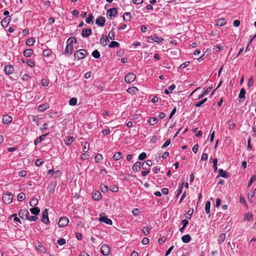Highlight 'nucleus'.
<instances>
[{
    "label": "nucleus",
    "instance_id": "nucleus-1",
    "mask_svg": "<svg viewBox=\"0 0 256 256\" xmlns=\"http://www.w3.org/2000/svg\"><path fill=\"white\" fill-rule=\"evenodd\" d=\"M87 54L86 50L82 49L76 50L74 54V58L77 60H80L84 58Z\"/></svg>",
    "mask_w": 256,
    "mask_h": 256
},
{
    "label": "nucleus",
    "instance_id": "nucleus-2",
    "mask_svg": "<svg viewBox=\"0 0 256 256\" xmlns=\"http://www.w3.org/2000/svg\"><path fill=\"white\" fill-rule=\"evenodd\" d=\"M14 196L11 192H7L2 196L3 202L6 204H9L12 202Z\"/></svg>",
    "mask_w": 256,
    "mask_h": 256
},
{
    "label": "nucleus",
    "instance_id": "nucleus-3",
    "mask_svg": "<svg viewBox=\"0 0 256 256\" xmlns=\"http://www.w3.org/2000/svg\"><path fill=\"white\" fill-rule=\"evenodd\" d=\"M100 252L104 256L109 255L110 252V246L106 244H102L100 248Z\"/></svg>",
    "mask_w": 256,
    "mask_h": 256
},
{
    "label": "nucleus",
    "instance_id": "nucleus-4",
    "mask_svg": "<svg viewBox=\"0 0 256 256\" xmlns=\"http://www.w3.org/2000/svg\"><path fill=\"white\" fill-rule=\"evenodd\" d=\"M136 78V76L133 72L128 73L125 76L124 80L126 82L131 83L134 82Z\"/></svg>",
    "mask_w": 256,
    "mask_h": 256
},
{
    "label": "nucleus",
    "instance_id": "nucleus-5",
    "mask_svg": "<svg viewBox=\"0 0 256 256\" xmlns=\"http://www.w3.org/2000/svg\"><path fill=\"white\" fill-rule=\"evenodd\" d=\"M69 222L68 218L66 216L61 217L58 222V225L60 227H64L66 226Z\"/></svg>",
    "mask_w": 256,
    "mask_h": 256
},
{
    "label": "nucleus",
    "instance_id": "nucleus-6",
    "mask_svg": "<svg viewBox=\"0 0 256 256\" xmlns=\"http://www.w3.org/2000/svg\"><path fill=\"white\" fill-rule=\"evenodd\" d=\"M29 215V212L26 209L20 210L18 212L20 218L24 220H27Z\"/></svg>",
    "mask_w": 256,
    "mask_h": 256
},
{
    "label": "nucleus",
    "instance_id": "nucleus-7",
    "mask_svg": "<svg viewBox=\"0 0 256 256\" xmlns=\"http://www.w3.org/2000/svg\"><path fill=\"white\" fill-rule=\"evenodd\" d=\"M41 221L46 224H48L50 223V220L48 216V209H45L42 212V218Z\"/></svg>",
    "mask_w": 256,
    "mask_h": 256
},
{
    "label": "nucleus",
    "instance_id": "nucleus-8",
    "mask_svg": "<svg viewBox=\"0 0 256 256\" xmlns=\"http://www.w3.org/2000/svg\"><path fill=\"white\" fill-rule=\"evenodd\" d=\"M14 70L13 66L11 64L6 65L4 68V72L6 75L12 74Z\"/></svg>",
    "mask_w": 256,
    "mask_h": 256
},
{
    "label": "nucleus",
    "instance_id": "nucleus-9",
    "mask_svg": "<svg viewBox=\"0 0 256 256\" xmlns=\"http://www.w3.org/2000/svg\"><path fill=\"white\" fill-rule=\"evenodd\" d=\"M106 22V18H105L103 16H100L98 17L96 21V24L100 26H104Z\"/></svg>",
    "mask_w": 256,
    "mask_h": 256
},
{
    "label": "nucleus",
    "instance_id": "nucleus-10",
    "mask_svg": "<svg viewBox=\"0 0 256 256\" xmlns=\"http://www.w3.org/2000/svg\"><path fill=\"white\" fill-rule=\"evenodd\" d=\"M92 34V30L90 28H84L82 29V37L86 38Z\"/></svg>",
    "mask_w": 256,
    "mask_h": 256
},
{
    "label": "nucleus",
    "instance_id": "nucleus-11",
    "mask_svg": "<svg viewBox=\"0 0 256 256\" xmlns=\"http://www.w3.org/2000/svg\"><path fill=\"white\" fill-rule=\"evenodd\" d=\"M117 13L118 11L116 8H111L107 11V14L108 15L110 18L112 16L115 17L116 16Z\"/></svg>",
    "mask_w": 256,
    "mask_h": 256
},
{
    "label": "nucleus",
    "instance_id": "nucleus-12",
    "mask_svg": "<svg viewBox=\"0 0 256 256\" xmlns=\"http://www.w3.org/2000/svg\"><path fill=\"white\" fill-rule=\"evenodd\" d=\"M109 42V39L106 36H104L103 35L100 39V44L103 46H106Z\"/></svg>",
    "mask_w": 256,
    "mask_h": 256
},
{
    "label": "nucleus",
    "instance_id": "nucleus-13",
    "mask_svg": "<svg viewBox=\"0 0 256 256\" xmlns=\"http://www.w3.org/2000/svg\"><path fill=\"white\" fill-rule=\"evenodd\" d=\"M98 220L100 222H104L107 224L112 225V220L108 218H107V216H100Z\"/></svg>",
    "mask_w": 256,
    "mask_h": 256
},
{
    "label": "nucleus",
    "instance_id": "nucleus-14",
    "mask_svg": "<svg viewBox=\"0 0 256 256\" xmlns=\"http://www.w3.org/2000/svg\"><path fill=\"white\" fill-rule=\"evenodd\" d=\"M92 195L93 199L96 200H98L102 198L101 194L98 190H95L93 192Z\"/></svg>",
    "mask_w": 256,
    "mask_h": 256
},
{
    "label": "nucleus",
    "instance_id": "nucleus-15",
    "mask_svg": "<svg viewBox=\"0 0 256 256\" xmlns=\"http://www.w3.org/2000/svg\"><path fill=\"white\" fill-rule=\"evenodd\" d=\"M10 16H6L4 18L1 22V24L2 27L6 28L10 22Z\"/></svg>",
    "mask_w": 256,
    "mask_h": 256
},
{
    "label": "nucleus",
    "instance_id": "nucleus-16",
    "mask_svg": "<svg viewBox=\"0 0 256 256\" xmlns=\"http://www.w3.org/2000/svg\"><path fill=\"white\" fill-rule=\"evenodd\" d=\"M12 121V118L9 115H5L3 116L2 122L4 124H8Z\"/></svg>",
    "mask_w": 256,
    "mask_h": 256
},
{
    "label": "nucleus",
    "instance_id": "nucleus-17",
    "mask_svg": "<svg viewBox=\"0 0 256 256\" xmlns=\"http://www.w3.org/2000/svg\"><path fill=\"white\" fill-rule=\"evenodd\" d=\"M74 140V138L73 136H66L64 138V142L66 144L70 145Z\"/></svg>",
    "mask_w": 256,
    "mask_h": 256
},
{
    "label": "nucleus",
    "instance_id": "nucleus-18",
    "mask_svg": "<svg viewBox=\"0 0 256 256\" xmlns=\"http://www.w3.org/2000/svg\"><path fill=\"white\" fill-rule=\"evenodd\" d=\"M48 134V133H47V134H42V136H40V137L38 138L34 142V144L36 146L37 145L38 143L40 142H42L44 139V138L46 137V136Z\"/></svg>",
    "mask_w": 256,
    "mask_h": 256
},
{
    "label": "nucleus",
    "instance_id": "nucleus-19",
    "mask_svg": "<svg viewBox=\"0 0 256 256\" xmlns=\"http://www.w3.org/2000/svg\"><path fill=\"white\" fill-rule=\"evenodd\" d=\"M218 176L224 178H227L229 176V174L228 172L225 170H224L222 169H220L218 171Z\"/></svg>",
    "mask_w": 256,
    "mask_h": 256
},
{
    "label": "nucleus",
    "instance_id": "nucleus-20",
    "mask_svg": "<svg viewBox=\"0 0 256 256\" xmlns=\"http://www.w3.org/2000/svg\"><path fill=\"white\" fill-rule=\"evenodd\" d=\"M141 163L140 162H137L134 163V166H132V169L134 171L139 172L140 170Z\"/></svg>",
    "mask_w": 256,
    "mask_h": 256
},
{
    "label": "nucleus",
    "instance_id": "nucleus-21",
    "mask_svg": "<svg viewBox=\"0 0 256 256\" xmlns=\"http://www.w3.org/2000/svg\"><path fill=\"white\" fill-rule=\"evenodd\" d=\"M66 42L67 45H68L70 46H73V44H75L76 43V40L75 38L70 37L68 40Z\"/></svg>",
    "mask_w": 256,
    "mask_h": 256
},
{
    "label": "nucleus",
    "instance_id": "nucleus-22",
    "mask_svg": "<svg viewBox=\"0 0 256 256\" xmlns=\"http://www.w3.org/2000/svg\"><path fill=\"white\" fill-rule=\"evenodd\" d=\"M216 24L218 26H222L226 23V20L224 18H221L216 20Z\"/></svg>",
    "mask_w": 256,
    "mask_h": 256
},
{
    "label": "nucleus",
    "instance_id": "nucleus-23",
    "mask_svg": "<svg viewBox=\"0 0 256 256\" xmlns=\"http://www.w3.org/2000/svg\"><path fill=\"white\" fill-rule=\"evenodd\" d=\"M138 90V88L134 86L130 87L126 90L128 92L132 94H136Z\"/></svg>",
    "mask_w": 256,
    "mask_h": 256
},
{
    "label": "nucleus",
    "instance_id": "nucleus-24",
    "mask_svg": "<svg viewBox=\"0 0 256 256\" xmlns=\"http://www.w3.org/2000/svg\"><path fill=\"white\" fill-rule=\"evenodd\" d=\"M212 88V87H209V88H207L206 90L202 94H201L200 95L198 96V98L200 99V98H203L204 96H206L210 92Z\"/></svg>",
    "mask_w": 256,
    "mask_h": 256
},
{
    "label": "nucleus",
    "instance_id": "nucleus-25",
    "mask_svg": "<svg viewBox=\"0 0 256 256\" xmlns=\"http://www.w3.org/2000/svg\"><path fill=\"white\" fill-rule=\"evenodd\" d=\"M49 108L48 104H42L38 106V110L40 112H44Z\"/></svg>",
    "mask_w": 256,
    "mask_h": 256
},
{
    "label": "nucleus",
    "instance_id": "nucleus-26",
    "mask_svg": "<svg viewBox=\"0 0 256 256\" xmlns=\"http://www.w3.org/2000/svg\"><path fill=\"white\" fill-rule=\"evenodd\" d=\"M176 88V86L174 84L169 86L168 89L164 90V93L166 94H168Z\"/></svg>",
    "mask_w": 256,
    "mask_h": 256
},
{
    "label": "nucleus",
    "instance_id": "nucleus-27",
    "mask_svg": "<svg viewBox=\"0 0 256 256\" xmlns=\"http://www.w3.org/2000/svg\"><path fill=\"white\" fill-rule=\"evenodd\" d=\"M30 210L32 212V214L36 216L40 212V210L38 207L32 208H30Z\"/></svg>",
    "mask_w": 256,
    "mask_h": 256
},
{
    "label": "nucleus",
    "instance_id": "nucleus-28",
    "mask_svg": "<svg viewBox=\"0 0 256 256\" xmlns=\"http://www.w3.org/2000/svg\"><path fill=\"white\" fill-rule=\"evenodd\" d=\"M56 182H52L48 186L49 191L50 192L53 193L54 191L55 188L56 186Z\"/></svg>",
    "mask_w": 256,
    "mask_h": 256
},
{
    "label": "nucleus",
    "instance_id": "nucleus-29",
    "mask_svg": "<svg viewBox=\"0 0 256 256\" xmlns=\"http://www.w3.org/2000/svg\"><path fill=\"white\" fill-rule=\"evenodd\" d=\"M94 18L92 14H90L88 17L86 19V22L89 24H92L94 22L93 20Z\"/></svg>",
    "mask_w": 256,
    "mask_h": 256
},
{
    "label": "nucleus",
    "instance_id": "nucleus-30",
    "mask_svg": "<svg viewBox=\"0 0 256 256\" xmlns=\"http://www.w3.org/2000/svg\"><path fill=\"white\" fill-rule=\"evenodd\" d=\"M33 50L32 49H26L24 52V55L26 57L30 56L33 54Z\"/></svg>",
    "mask_w": 256,
    "mask_h": 256
},
{
    "label": "nucleus",
    "instance_id": "nucleus-31",
    "mask_svg": "<svg viewBox=\"0 0 256 256\" xmlns=\"http://www.w3.org/2000/svg\"><path fill=\"white\" fill-rule=\"evenodd\" d=\"M191 238L189 234H186L182 238V241L184 243H188L190 242Z\"/></svg>",
    "mask_w": 256,
    "mask_h": 256
},
{
    "label": "nucleus",
    "instance_id": "nucleus-32",
    "mask_svg": "<svg viewBox=\"0 0 256 256\" xmlns=\"http://www.w3.org/2000/svg\"><path fill=\"white\" fill-rule=\"evenodd\" d=\"M122 158V154L121 152H118L116 153L113 156V159L114 160H118Z\"/></svg>",
    "mask_w": 256,
    "mask_h": 256
},
{
    "label": "nucleus",
    "instance_id": "nucleus-33",
    "mask_svg": "<svg viewBox=\"0 0 256 256\" xmlns=\"http://www.w3.org/2000/svg\"><path fill=\"white\" fill-rule=\"evenodd\" d=\"M123 17L124 20L130 22L131 19V14L130 12H126L124 14Z\"/></svg>",
    "mask_w": 256,
    "mask_h": 256
},
{
    "label": "nucleus",
    "instance_id": "nucleus-34",
    "mask_svg": "<svg viewBox=\"0 0 256 256\" xmlns=\"http://www.w3.org/2000/svg\"><path fill=\"white\" fill-rule=\"evenodd\" d=\"M38 198H32L30 202V205L31 206H35L38 204Z\"/></svg>",
    "mask_w": 256,
    "mask_h": 256
},
{
    "label": "nucleus",
    "instance_id": "nucleus-35",
    "mask_svg": "<svg viewBox=\"0 0 256 256\" xmlns=\"http://www.w3.org/2000/svg\"><path fill=\"white\" fill-rule=\"evenodd\" d=\"M72 51L73 46H70L68 45H66V48H65V53L70 54H72Z\"/></svg>",
    "mask_w": 256,
    "mask_h": 256
},
{
    "label": "nucleus",
    "instance_id": "nucleus-36",
    "mask_svg": "<svg viewBox=\"0 0 256 256\" xmlns=\"http://www.w3.org/2000/svg\"><path fill=\"white\" fill-rule=\"evenodd\" d=\"M26 198L25 194L24 192H20L18 196V200L20 202H22Z\"/></svg>",
    "mask_w": 256,
    "mask_h": 256
},
{
    "label": "nucleus",
    "instance_id": "nucleus-37",
    "mask_svg": "<svg viewBox=\"0 0 256 256\" xmlns=\"http://www.w3.org/2000/svg\"><path fill=\"white\" fill-rule=\"evenodd\" d=\"M35 248L36 250H39L41 252H43V250H44V248L43 247L42 243L39 242L35 244Z\"/></svg>",
    "mask_w": 256,
    "mask_h": 256
},
{
    "label": "nucleus",
    "instance_id": "nucleus-38",
    "mask_svg": "<svg viewBox=\"0 0 256 256\" xmlns=\"http://www.w3.org/2000/svg\"><path fill=\"white\" fill-rule=\"evenodd\" d=\"M245 94H246V90L244 88H242L240 90V93L239 94L238 97L240 99L243 98L245 99Z\"/></svg>",
    "mask_w": 256,
    "mask_h": 256
},
{
    "label": "nucleus",
    "instance_id": "nucleus-39",
    "mask_svg": "<svg viewBox=\"0 0 256 256\" xmlns=\"http://www.w3.org/2000/svg\"><path fill=\"white\" fill-rule=\"evenodd\" d=\"M210 201H208L206 202L205 206V211L207 214H208L210 212Z\"/></svg>",
    "mask_w": 256,
    "mask_h": 256
},
{
    "label": "nucleus",
    "instance_id": "nucleus-40",
    "mask_svg": "<svg viewBox=\"0 0 256 256\" xmlns=\"http://www.w3.org/2000/svg\"><path fill=\"white\" fill-rule=\"evenodd\" d=\"M35 42V40L34 38H30L26 41V44L28 46H32Z\"/></svg>",
    "mask_w": 256,
    "mask_h": 256
},
{
    "label": "nucleus",
    "instance_id": "nucleus-41",
    "mask_svg": "<svg viewBox=\"0 0 256 256\" xmlns=\"http://www.w3.org/2000/svg\"><path fill=\"white\" fill-rule=\"evenodd\" d=\"M120 46V44L115 41H112L110 42V44H108V47L110 48L118 47Z\"/></svg>",
    "mask_w": 256,
    "mask_h": 256
},
{
    "label": "nucleus",
    "instance_id": "nucleus-42",
    "mask_svg": "<svg viewBox=\"0 0 256 256\" xmlns=\"http://www.w3.org/2000/svg\"><path fill=\"white\" fill-rule=\"evenodd\" d=\"M77 98H71L69 100V104L70 106H76L77 104Z\"/></svg>",
    "mask_w": 256,
    "mask_h": 256
},
{
    "label": "nucleus",
    "instance_id": "nucleus-43",
    "mask_svg": "<svg viewBox=\"0 0 256 256\" xmlns=\"http://www.w3.org/2000/svg\"><path fill=\"white\" fill-rule=\"evenodd\" d=\"M158 122V120L157 118H150L148 120V122L150 125H154V124H156Z\"/></svg>",
    "mask_w": 256,
    "mask_h": 256
},
{
    "label": "nucleus",
    "instance_id": "nucleus-44",
    "mask_svg": "<svg viewBox=\"0 0 256 256\" xmlns=\"http://www.w3.org/2000/svg\"><path fill=\"white\" fill-rule=\"evenodd\" d=\"M150 229V228L146 226L142 228V232L145 236H148L149 234Z\"/></svg>",
    "mask_w": 256,
    "mask_h": 256
},
{
    "label": "nucleus",
    "instance_id": "nucleus-45",
    "mask_svg": "<svg viewBox=\"0 0 256 256\" xmlns=\"http://www.w3.org/2000/svg\"><path fill=\"white\" fill-rule=\"evenodd\" d=\"M194 212V209L193 208H190L188 212L186 214V218L188 219H190L192 216V214Z\"/></svg>",
    "mask_w": 256,
    "mask_h": 256
},
{
    "label": "nucleus",
    "instance_id": "nucleus-46",
    "mask_svg": "<svg viewBox=\"0 0 256 256\" xmlns=\"http://www.w3.org/2000/svg\"><path fill=\"white\" fill-rule=\"evenodd\" d=\"M103 158L101 154H97L94 158L96 162H99L102 160Z\"/></svg>",
    "mask_w": 256,
    "mask_h": 256
},
{
    "label": "nucleus",
    "instance_id": "nucleus-47",
    "mask_svg": "<svg viewBox=\"0 0 256 256\" xmlns=\"http://www.w3.org/2000/svg\"><path fill=\"white\" fill-rule=\"evenodd\" d=\"M92 56L96 58H98L100 54V52L97 50H96L92 52Z\"/></svg>",
    "mask_w": 256,
    "mask_h": 256
},
{
    "label": "nucleus",
    "instance_id": "nucleus-48",
    "mask_svg": "<svg viewBox=\"0 0 256 256\" xmlns=\"http://www.w3.org/2000/svg\"><path fill=\"white\" fill-rule=\"evenodd\" d=\"M52 50L50 49L45 50L43 51V55L44 56L48 57L52 54Z\"/></svg>",
    "mask_w": 256,
    "mask_h": 256
},
{
    "label": "nucleus",
    "instance_id": "nucleus-49",
    "mask_svg": "<svg viewBox=\"0 0 256 256\" xmlns=\"http://www.w3.org/2000/svg\"><path fill=\"white\" fill-rule=\"evenodd\" d=\"M152 40L157 43H160L164 40V39L162 38H161L158 36H155L152 38Z\"/></svg>",
    "mask_w": 256,
    "mask_h": 256
},
{
    "label": "nucleus",
    "instance_id": "nucleus-50",
    "mask_svg": "<svg viewBox=\"0 0 256 256\" xmlns=\"http://www.w3.org/2000/svg\"><path fill=\"white\" fill-rule=\"evenodd\" d=\"M107 36L108 38V39L110 38L112 40H114L115 39L114 32L112 30H110L109 32L108 36Z\"/></svg>",
    "mask_w": 256,
    "mask_h": 256
},
{
    "label": "nucleus",
    "instance_id": "nucleus-51",
    "mask_svg": "<svg viewBox=\"0 0 256 256\" xmlns=\"http://www.w3.org/2000/svg\"><path fill=\"white\" fill-rule=\"evenodd\" d=\"M226 238V234H222L220 235L218 241L220 243L223 242Z\"/></svg>",
    "mask_w": 256,
    "mask_h": 256
},
{
    "label": "nucleus",
    "instance_id": "nucleus-52",
    "mask_svg": "<svg viewBox=\"0 0 256 256\" xmlns=\"http://www.w3.org/2000/svg\"><path fill=\"white\" fill-rule=\"evenodd\" d=\"M90 147V144L88 142H86L82 148V150L84 152H86L88 151Z\"/></svg>",
    "mask_w": 256,
    "mask_h": 256
},
{
    "label": "nucleus",
    "instance_id": "nucleus-53",
    "mask_svg": "<svg viewBox=\"0 0 256 256\" xmlns=\"http://www.w3.org/2000/svg\"><path fill=\"white\" fill-rule=\"evenodd\" d=\"M212 162H213V166L212 167L214 170V171L216 172L217 169H218V167H217L218 160H217V159L216 158L213 159Z\"/></svg>",
    "mask_w": 256,
    "mask_h": 256
},
{
    "label": "nucleus",
    "instance_id": "nucleus-54",
    "mask_svg": "<svg viewBox=\"0 0 256 256\" xmlns=\"http://www.w3.org/2000/svg\"><path fill=\"white\" fill-rule=\"evenodd\" d=\"M184 186V183L182 182L181 185L179 187V188L178 190V192H177V194H176V198H178L179 196L182 193V190H183V186Z\"/></svg>",
    "mask_w": 256,
    "mask_h": 256
},
{
    "label": "nucleus",
    "instance_id": "nucleus-55",
    "mask_svg": "<svg viewBox=\"0 0 256 256\" xmlns=\"http://www.w3.org/2000/svg\"><path fill=\"white\" fill-rule=\"evenodd\" d=\"M100 190L103 192H106L108 190V186L105 184H102L100 186Z\"/></svg>",
    "mask_w": 256,
    "mask_h": 256
},
{
    "label": "nucleus",
    "instance_id": "nucleus-56",
    "mask_svg": "<svg viewBox=\"0 0 256 256\" xmlns=\"http://www.w3.org/2000/svg\"><path fill=\"white\" fill-rule=\"evenodd\" d=\"M41 84L44 86H47L49 84V81L46 79H42L41 80Z\"/></svg>",
    "mask_w": 256,
    "mask_h": 256
},
{
    "label": "nucleus",
    "instance_id": "nucleus-57",
    "mask_svg": "<svg viewBox=\"0 0 256 256\" xmlns=\"http://www.w3.org/2000/svg\"><path fill=\"white\" fill-rule=\"evenodd\" d=\"M146 157V153L143 152L141 153L138 156V160H142L144 159H145Z\"/></svg>",
    "mask_w": 256,
    "mask_h": 256
},
{
    "label": "nucleus",
    "instance_id": "nucleus-58",
    "mask_svg": "<svg viewBox=\"0 0 256 256\" xmlns=\"http://www.w3.org/2000/svg\"><path fill=\"white\" fill-rule=\"evenodd\" d=\"M256 180V176L254 175L252 176L250 180L248 186V187L250 186L252 184V182H255Z\"/></svg>",
    "mask_w": 256,
    "mask_h": 256
},
{
    "label": "nucleus",
    "instance_id": "nucleus-59",
    "mask_svg": "<svg viewBox=\"0 0 256 256\" xmlns=\"http://www.w3.org/2000/svg\"><path fill=\"white\" fill-rule=\"evenodd\" d=\"M26 64L31 68L34 66V62L32 60H28L26 62Z\"/></svg>",
    "mask_w": 256,
    "mask_h": 256
},
{
    "label": "nucleus",
    "instance_id": "nucleus-60",
    "mask_svg": "<svg viewBox=\"0 0 256 256\" xmlns=\"http://www.w3.org/2000/svg\"><path fill=\"white\" fill-rule=\"evenodd\" d=\"M38 218V217L36 215L34 216H30L29 215L27 220L30 221H36Z\"/></svg>",
    "mask_w": 256,
    "mask_h": 256
},
{
    "label": "nucleus",
    "instance_id": "nucleus-61",
    "mask_svg": "<svg viewBox=\"0 0 256 256\" xmlns=\"http://www.w3.org/2000/svg\"><path fill=\"white\" fill-rule=\"evenodd\" d=\"M253 83H254V78L252 76H250L249 78V80L248 82V87H250L253 84Z\"/></svg>",
    "mask_w": 256,
    "mask_h": 256
},
{
    "label": "nucleus",
    "instance_id": "nucleus-62",
    "mask_svg": "<svg viewBox=\"0 0 256 256\" xmlns=\"http://www.w3.org/2000/svg\"><path fill=\"white\" fill-rule=\"evenodd\" d=\"M57 242L58 244L62 246L66 244V240L64 238H60L58 240Z\"/></svg>",
    "mask_w": 256,
    "mask_h": 256
},
{
    "label": "nucleus",
    "instance_id": "nucleus-63",
    "mask_svg": "<svg viewBox=\"0 0 256 256\" xmlns=\"http://www.w3.org/2000/svg\"><path fill=\"white\" fill-rule=\"evenodd\" d=\"M171 140L170 139H168L164 143V144L162 146V148H165L169 146L170 144Z\"/></svg>",
    "mask_w": 256,
    "mask_h": 256
},
{
    "label": "nucleus",
    "instance_id": "nucleus-64",
    "mask_svg": "<svg viewBox=\"0 0 256 256\" xmlns=\"http://www.w3.org/2000/svg\"><path fill=\"white\" fill-rule=\"evenodd\" d=\"M223 48V46L220 44H217L214 46V48L216 51L219 52Z\"/></svg>",
    "mask_w": 256,
    "mask_h": 256
}]
</instances>
